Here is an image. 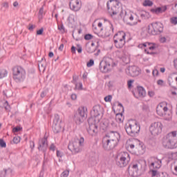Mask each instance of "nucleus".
I'll use <instances>...</instances> for the list:
<instances>
[{
	"label": "nucleus",
	"mask_w": 177,
	"mask_h": 177,
	"mask_svg": "<svg viewBox=\"0 0 177 177\" xmlns=\"http://www.w3.org/2000/svg\"><path fill=\"white\" fill-rule=\"evenodd\" d=\"M86 50L88 53H93V52H95V50H96V47L95 46H86Z\"/></svg>",
	"instance_id": "7c9ffc66"
},
{
	"label": "nucleus",
	"mask_w": 177,
	"mask_h": 177,
	"mask_svg": "<svg viewBox=\"0 0 177 177\" xmlns=\"http://www.w3.org/2000/svg\"><path fill=\"white\" fill-rule=\"evenodd\" d=\"M158 177H169L167 173L161 172L158 174Z\"/></svg>",
	"instance_id": "8fccbe9b"
},
{
	"label": "nucleus",
	"mask_w": 177,
	"mask_h": 177,
	"mask_svg": "<svg viewBox=\"0 0 177 177\" xmlns=\"http://www.w3.org/2000/svg\"><path fill=\"white\" fill-rule=\"evenodd\" d=\"M159 41L160 44H165V42H167V37L163 36H160Z\"/></svg>",
	"instance_id": "a19ab883"
},
{
	"label": "nucleus",
	"mask_w": 177,
	"mask_h": 177,
	"mask_svg": "<svg viewBox=\"0 0 177 177\" xmlns=\"http://www.w3.org/2000/svg\"><path fill=\"white\" fill-rule=\"evenodd\" d=\"M38 150L44 152V158L46 157V151L48 150V139L44 137L39 140Z\"/></svg>",
	"instance_id": "dca6fc26"
},
{
	"label": "nucleus",
	"mask_w": 177,
	"mask_h": 177,
	"mask_svg": "<svg viewBox=\"0 0 177 177\" xmlns=\"http://www.w3.org/2000/svg\"><path fill=\"white\" fill-rule=\"evenodd\" d=\"M57 157H59L60 158L63 157V154L59 150H57Z\"/></svg>",
	"instance_id": "69168bd1"
},
{
	"label": "nucleus",
	"mask_w": 177,
	"mask_h": 177,
	"mask_svg": "<svg viewBox=\"0 0 177 177\" xmlns=\"http://www.w3.org/2000/svg\"><path fill=\"white\" fill-rule=\"evenodd\" d=\"M107 9L111 16H115L120 12V1L118 0H111L106 3Z\"/></svg>",
	"instance_id": "6e6552de"
},
{
	"label": "nucleus",
	"mask_w": 177,
	"mask_h": 177,
	"mask_svg": "<svg viewBox=\"0 0 177 177\" xmlns=\"http://www.w3.org/2000/svg\"><path fill=\"white\" fill-rule=\"evenodd\" d=\"M102 143L103 149L107 151L113 150V149H115V147L118 145V142H116L113 140H110V138H108L105 136L103 137Z\"/></svg>",
	"instance_id": "9d476101"
},
{
	"label": "nucleus",
	"mask_w": 177,
	"mask_h": 177,
	"mask_svg": "<svg viewBox=\"0 0 177 177\" xmlns=\"http://www.w3.org/2000/svg\"><path fill=\"white\" fill-rule=\"evenodd\" d=\"M129 161H131L129 153L127 152H123L119 156V159L116 160V165L120 167V168H123L124 167H127V165H128Z\"/></svg>",
	"instance_id": "1a4fd4ad"
},
{
	"label": "nucleus",
	"mask_w": 177,
	"mask_h": 177,
	"mask_svg": "<svg viewBox=\"0 0 177 177\" xmlns=\"http://www.w3.org/2000/svg\"><path fill=\"white\" fill-rule=\"evenodd\" d=\"M104 136L111 140H113V142H116V143H118L120 139H121V136L117 131L110 130Z\"/></svg>",
	"instance_id": "2eb2a0df"
},
{
	"label": "nucleus",
	"mask_w": 177,
	"mask_h": 177,
	"mask_svg": "<svg viewBox=\"0 0 177 177\" xmlns=\"http://www.w3.org/2000/svg\"><path fill=\"white\" fill-rule=\"evenodd\" d=\"M127 149H130V150H133L135 149V145L130 144L127 146Z\"/></svg>",
	"instance_id": "680f3d73"
},
{
	"label": "nucleus",
	"mask_w": 177,
	"mask_h": 177,
	"mask_svg": "<svg viewBox=\"0 0 177 177\" xmlns=\"http://www.w3.org/2000/svg\"><path fill=\"white\" fill-rule=\"evenodd\" d=\"M143 6H153V1L150 0H145L143 2Z\"/></svg>",
	"instance_id": "c9c22d12"
},
{
	"label": "nucleus",
	"mask_w": 177,
	"mask_h": 177,
	"mask_svg": "<svg viewBox=\"0 0 177 177\" xmlns=\"http://www.w3.org/2000/svg\"><path fill=\"white\" fill-rule=\"evenodd\" d=\"M98 27V29H97ZM93 30L95 32H99V31H103V24L102 22H99L97 24V26H95V24H93Z\"/></svg>",
	"instance_id": "bb28decb"
},
{
	"label": "nucleus",
	"mask_w": 177,
	"mask_h": 177,
	"mask_svg": "<svg viewBox=\"0 0 177 177\" xmlns=\"http://www.w3.org/2000/svg\"><path fill=\"white\" fill-rule=\"evenodd\" d=\"M86 118V108L82 106L78 109L77 113L74 115V121L77 125H81Z\"/></svg>",
	"instance_id": "0eeeda50"
},
{
	"label": "nucleus",
	"mask_w": 177,
	"mask_h": 177,
	"mask_svg": "<svg viewBox=\"0 0 177 177\" xmlns=\"http://www.w3.org/2000/svg\"><path fill=\"white\" fill-rule=\"evenodd\" d=\"M30 147L32 150H34V148L35 147V143L33 141L30 142Z\"/></svg>",
	"instance_id": "13d9d810"
},
{
	"label": "nucleus",
	"mask_w": 177,
	"mask_h": 177,
	"mask_svg": "<svg viewBox=\"0 0 177 177\" xmlns=\"http://www.w3.org/2000/svg\"><path fill=\"white\" fill-rule=\"evenodd\" d=\"M60 122H62V120H60V116H59L57 114H55L53 124H60Z\"/></svg>",
	"instance_id": "473e14b6"
},
{
	"label": "nucleus",
	"mask_w": 177,
	"mask_h": 177,
	"mask_svg": "<svg viewBox=\"0 0 177 177\" xmlns=\"http://www.w3.org/2000/svg\"><path fill=\"white\" fill-rule=\"evenodd\" d=\"M38 19L39 20L44 19V7H41L39 10Z\"/></svg>",
	"instance_id": "f704fd0d"
},
{
	"label": "nucleus",
	"mask_w": 177,
	"mask_h": 177,
	"mask_svg": "<svg viewBox=\"0 0 177 177\" xmlns=\"http://www.w3.org/2000/svg\"><path fill=\"white\" fill-rule=\"evenodd\" d=\"M50 151H56V145L52 143L48 147Z\"/></svg>",
	"instance_id": "c03bdc74"
},
{
	"label": "nucleus",
	"mask_w": 177,
	"mask_h": 177,
	"mask_svg": "<svg viewBox=\"0 0 177 177\" xmlns=\"http://www.w3.org/2000/svg\"><path fill=\"white\" fill-rule=\"evenodd\" d=\"M167 9V6H163L162 7H158L155 9L152 8L151 9V12L154 15H160V13H164V12H166Z\"/></svg>",
	"instance_id": "5701e85b"
},
{
	"label": "nucleus",
	"mask_w": 177,
	"mask_h": 177,
	"mask_svg": "<svg viewBox=\"0 0 177 177\" xmlns=\"http://www.w3.org/2000/svg\"><path fill=\"white\" fill-rule=\"evenodd\" d=\"M8 75V71L5 69L0 70V80L1 78H5Z\"/></svg>",
	"instance_id": "72a5a7b5"
},
{
	"label": "nucleus",
	"mask_w": 177,
	"mask_h": 177,
	"mask_svg": "<svg viewBox=\"0 0 177 177\" xmlns=\"http://www.w3.org/2000/svg\"><path fill=\"white\" fill-rule=\"evenodd\" d=\"M0 107H4L7 111H10V105H9V103L8 101H4L0 104Z\"/></svg>",
	"instance_id": "c756f323"
},
{
	"label": "nucleus",
	"mask_w": 177,
	"mask_h": 177,
	"mask_svg": "<svg viewBox=\"0 0 177 177\" xmlns=\"http://www.w3.org/2000/svg\"><path fill=\"white\" fill-rule=\"evenodd\" d=\"M68 174H70V171H68V170L64 171L61 174V177H67L68 176Z\"/></svg>",
	"instance_id": "49530a36"
},
{
	"label": "nucleus",
	"mask_w": 177,
	"mask_h": 177,
	"mask_svg": "<svg viewBox=\"0 0 177 177\" xmlns=\"http://www.w3.org/2000/svg\"><path fill=\"white\" fill-rule=\"evenodd\" d=\"M46 68V64H43L42 62L39 63V70L41 69V70H43V71H45Z\"/></svg>",
	"instance_id": "e433bc0d"
},
{
	"label": "nucleus",
	"mask_w": 177,
	"mask_h": 177,
	"mask_svg": "<svg viewBox=\"0 0 177 177\" xmlns=\"http://www.w3.org/2000/svg\"><path fill=\"white\" fill-rule=\"evenodd\" d=\"M100 113H102V108L100 106L95 105L93 108V111H91V117L90 118H95V120H99L97 117L100 115Z\"/></svg>",
	"instance_id": "6ab92c4d"
},
{
	"label": "nucleus",
	"mask_w": 177,
	"mask_h": 177,
	"mask_svg": "<svg viewBox=\"0 0 177 177\" xmlns=\"http://www.w3.org/2000/svg\"><path fill=\"white\" fill-rule=\"evenodd\" d=\"M53 131L54 133H59L62 131V126L57 124H53Z\"/></svg>",
	"instance_id": "c85d7f7f"
},
{
	"label": "nucleus",
	"mask_w": 177,
	"mask_h": 177,
	"mask_svg": "<svg viewBox=\"0 0 177 177\" xmlns=\"http://www.w3.org/2000/svg\"><path fill=\"white\" fill-rule=\"evenodd\" d=\"M111 99H113V97L111 95H108L104 97V100L106 102H111Z\"/></svg>",
	"instance_id": "603ef678"
},
{
	"label": "nucleus",
	"mask_w": 177,
	"mask_h": 177,
	"mask_svg": "<svg viewBox=\"0 0 177 177\" xmlns=\"http://www.w3.org/2000/svg\"><path fill=\"white\" fill-rule=\"evenodd\" d=\"M6 169H3V171H0V177H6Z\"/></svg>",
	"instance_id": "09e8293b"
},
{
	"label": "nucleus",
	"mask_w": 177,
	"mask_h": 177,
	"mask_svg": "<svg viewBox=\"0 0 177 177\" xmlns=\"http://www.w3.org/2000/svg\"><path fill=\"white\" fill-rule=\"evenodd\" d=\"M172 10L177 14V3H175L174 6L172 7Z\"/></svg>",
	"instance_id": "774afa93"
},
{
	"label": "nucleus",
	"mask_w": 177,
	"mask_h": 177,
	"mask_svg": "<svg viewBox=\"0 0 177 177\" xmlns=\"http://www.w3.org/2000/svg\"><path fill=\"white\" fill-rule=\"evenodd\" d=\"M115 120L117 122H122L124 121V117L121 113H117L115 115Z\"/></svg>",
	"instance_id": "2f4dec72"
},
{
	"label": "nucleus",
	"mask_w": 177,
	"mask_h": 177,
	"mask_svg": "<svg viewBox=\"0 0 177 177\" xmlns=\"http://www.w3.org/2000/svg\"><path fill=\"white\" fill-rule=\"evenodd\" d=\"M158 70L157 69H154L152 72V74L153 75V77H157V75H158Z\"/></svg>",
	"instance_id": "bf43d9fd"
},
{
	"label": "nucleus",
	"mask_w": 177,
	"mask_h": 177,
	"mask_svg": "<svg viewBox=\"0 0 177 177\" xmlns=\"http://www.w3.org/2000/svg\"><path fill=\"white\" fill-rule=\"evenodd\" d=\"M77 81H78V76L73 75V81H72L73 84H75H75H77Z\"/></svg>",
	"instance_id": "3c124183"
},
{
	"label": "nucleus",
	"mask_w": 177,
	"mask_h": 177,
	"mask_svg": "<svg viewBox=\"0 0 177 177\" xmlns=\"http://www.w3.org/2000/svg\"><path fill=\"white\" fill-rule=\"evenodd\" d=\"M77 50L78 53H82V47L81 46V45L77 44Z\"/></svg>",
	"instance_id": "6e6d98bb"
},
{
	"label": "nucleus",
	"mask_w": 177,
	"mask_h": 177,
	"mask_svg": "<svg viewBox=\"0 0 177 177\" xmlns=\"http://www.w3.org/2000/svg\"><path fill=\"white\" fill-rule=\"evenodd\" d=\"M0 147H6V142L3 140V139H0Z\"/></svg>",
	"instance_id": "de8ad7c7"
},
{
	"label": "nucleus",
	"mask_w": 177,
	"mask_h": 177,
	"mask_svg": "<svg viewBox=\"0 0 177 177\" xmlns=\"http://www.w3.org/2000/svg\"><path fill=\"white\" fill-rule=\"evenodd\" d=\"M164 31V25L161 22H153L148 26V34L150 35H158Z\"/></svg>",
	"instance_id": "423d86ee"
},
{
	"label": "nucleus",
	"mask_w": 177,
	"mask_h": 177,
	"mask_svg": "<svg viewBox=\"0 0 177 177\" xmlns=\"http://www.w3.org/2000/svg\"><path fill=\"white\" fill-rule=\"evenodd\" d=\"M3 8H5L6 9H8L9 8V3L8 2H3L2 3Z\"/></svg>",
	"instance_id": "052dcab7"
},
{
	"label": "nucleus",
	"mask_w": 177,
	"mask_h": 177,
	"mask_svg": "<svg viewBox=\"0 0 177 177\" xmlns=\"http://www.w3.org/2000/svg\"><path fill=\"white\" fill-rule=\"evenodd\" d=\"M112 62L113 59L110 57H107L101 61L99 66L101 73H109V71H110V67H111Z\"/></svg>",
	"instance_id": "f8f14e48"
},
{
	"label": "nucleus",
	"mask_w": 177,
	"mask_h": 177,
	"mask_svg": "<svg viewBox=\"0 0 177 177\" xmlns=\"http://www.w3.org/2000/svg\"><path fill=\"white\" fill-rule=\"evenodd\" d=\"M84 142L85 139H84V137L77 138L73 142L69 143L68 149L71 151V153H73V154H77V153H80L81 151V147L84 146Z\"/></svg>",
	"instance_id": "20e7f679"
},
{
	"label": "nucleus",
	"mask_w": 177,
	"mask_h": 177,
	"mask_svg": "<svg viewBox=\"0 0 177 177\" xmlns=\"http://www.w3.org/2000/svg\"><path fill=\"white\" fill-rule=\"evenodd\" d=\"M137 90L140 97H145V96H146V91H145L142 86H138Z\"/></svg>",
	"instance_id": "cd10ccee"
},
{
	"label": "nucleus",
	"mask_w": 177,
	"mask_h": 177,
	"mask_svg": "<svg viewBox=\"0 0 177 177\" xmlns=\"http://www.w3.org/2000/svg\"><path fill=\"white\" fill-rule=\"evenodd\" d=\"M113 42L115 48L118 49L124 48V46L125 45V39H113Z\"/></svg>",
	"instance_id": "b1692460"
},
{
	"label": "nucleus",
	"mask_w": 177,
	"mask_h": 177,
	"mask_svg": "<svg viewBox=\"0 0 177 177\" xmlns=\"http://www.w3.org/2000/svg\"><path fill=\"white\" fill-rule=\"evenodd\" d=\"M170 21L171 24H174V26H176L177 24V17H173L171 18Z\"/></svg>",
	"instance_id": "ea45409f"
},
{
	"label": "nucleus",
	"mask_w": 177,
	"mask_h": 177,
	"mask_svg": "<svg viewBox=\"0 0 177 177\" xmlns=\"http://www.w3.org/2000/svg\"><path fill=\"white\" fill-rule=\"evenodd\" d=\"M149 131L153 136H157L162 132V123L160 122H155L149 127Z\"/></svg>",
	"instance_id": "9b49d317"
},
{
	"label": "nucleus",
	"mask_w": 177,
	"mask_h": 177,
	"mask_svg": "<svg viewBox=\"0 0 177 177\" xmlns=\"http://www.w3.org/2000/svg\"><path fill=\"white\" fill-rule=\"evenodd\" d=\"M21 138L19 136L14 137L12 142L17 145V143H20Z\"/></svg>",
	"instance_id": "4c0bfd02"
},
{
	"label": "nucleus",
	"mask_w": 177,
	"mask_h": 177,
	"mask_svg": "<svg viewBox=\"0 0 177 177\" xmlns=\"http://www.w3.org/2000/svg\"><path fill=\"white\" fill-rule=\"evenodd\" d=\"M95 64V61L93 59H90L88 62H87L86 66L87 67H92Z\"/></svg>",
	"instance_id": "a18cd8bd"
},
{
	"label": "nucleus",
	"mask_w": 177,
	"mask_h": 177,
	"mask_svg": "<svg viewBox=\"0 0 177 177\" xmlns=\"http://www.w3.org/2000/svg\"><path fill=\"white\" fill-rule=\"evenodd\" d=\"M113 34H114V26H113V24L110 23L109 26L106 28L105 32L102 35V38H107L110 35H113Z\"/></svg>",
	"instance_id": "aec40b11"
},
{
	"label": "nucleus",
	"mask_w": 177,
	"mask_h": 177,
	"mask_svg": "<svg viewBox=\"0 0 177 177\" xmlns=\"http://www.w3.org/2000/svg\"><path fill=\"white\" fill-rule=\"evenodd\" d=\"M132 84H133V80H131L128 81L127 85H128L129 88H131L132 87Z\"/></svg>",
	"instance_id": "e2e57ef3"
},
{
	"label": "nucleus",
	"mask_w": 177,
	"mask_h": 177,
	"mask_svg": "<svg viewBox=\"0 0 177 177\" xmlns=\"http://www.w3.org/2000/svg\"><path fill=\"white\" fill-rule=\"evenodd\" d=\"M75 85L76 89H78V91H82V82L76 83Z\"/></svg>",
	"instance_id": "79ce46f5"
},
{
	"label": "nucleus",
	"mask_w": 177,
	"mask_h": 177,
	"mask_svg": "<svg viewBox=\"0 0 177 177\" xmlns=\"http://www.w3.org/2000/svg\"><path fill=\"white\" fill-rule=\"evenodd\" d=\"M120 17L122 18L123 21L127 24V26H136L138 23H140V19H139V16L135 13L127 11H121L120 13Z\"/></svg>",
	"instance_id": "f257e3e1"
},
{
	"label": "nucleus",
	"mask_w": 177,
	"mask_h": 177,
	"mask_svg": "<svg viewBox=\"0 0 177 177\" xmlns=\"http://www.w3.org/2000/svg\"><path fill=\"white\" fill-rule=\"evenodd\" d=\"M158 175H160V173H158L156 170H152V177H158Z\"/></svg>",
	"instance_id": "864d4df0"
},
{
	"label": "nucleus",
	"mask_w": 177,
	"mask_h": 177,
	"mask_svg": "<svg viewBox=\"0 0 177 177\" xmlns=\"http://www.w3.org/2000/svg\"><path fill=\"white\" fill-rule=\"evenodd\" d=\"M81 0H71L69 6L71 10L74 12H78L81 9Z\"/></svg>",
	"instance_id": "a211bd4d"
},
{
	"label": "nucleus",
	"mask_w": 177,
	"mask_h": 177,
	"mask_svg": "<svg viewBox=\"0 0 177 177\" xmlns=\"http://www.w3.org/2000/svg\"><path fill=\"white\" fill-rule=\"evenodd\" d=\"M139 168H142V164L140 162H137L136 163H133L131 166L129 167V174L130 176L138 177L139 176V174H138L139 171Z\"/></svg>",
	"instance_id": "4468645a"
},
{
	"label": "nucleus",
	"mask_w": 177,
	"mask_h": 177,
	"mask_svg": "<svg viewBox=\"0 0 177 177\" xmlns=\"http://www.w3.org/2000/svg\"><path fill=\"white\" fill-rule=\"evenodd\" d=\"M100 121V119L96 120L95 118H89L88 119V127L87 128V132L91 136H96V135H97L99 131L97 123H99Z\"/></svg>",
	"instance_id": "39448f33"
},
{
	"label": "nucleus",
	"mask_w": 177,
	"mask_h": 177,
	"mask_svg": "<svg viewBox=\"0 0 177 177\" xmlns=\"http://www.w3.org/2000/svg\"><path fill=\"white\" fill-rule=\"evenodd\" d=\"M124 129L129 136H136L140 132V124L136 120H131L126 123Z\"/></svg>",
	"instance_id": "7ed1b4c3"
},
{
	"label": "nucleus",
	"mask_w": 177,
	"mask_h": 177,
	"mask_svg": "<svg viewBox=\"0 0 177 177\" xmlns=\"http://www.w3.org/2000/svg\"><path fill=\"white\" fill-rule=\"evenodd\" d=\"M92 38H93V35L91 34H86L84 35V39H86V41H89V39H92Z\"/></svg>",
	"instance_id": "37998d69"
},
{
	"label": "nucleus",
	"mask_w": 177,
	"mask_h": 177,
	"mask_svg": "<svg viewBox=\"0 0 177 177\" xmlns=\"http://www.w3.org/2000/svg\"><path fill=\"white\" fill-rule=\"evenodd\" d=\"M153 162L151 163V167H153V168H156V169L161 168V160L156 158H153Z\"/></svg>",
	"instance_id": "393cba45"
},
{
	"label": "nucleus",
	"mask_w": 177,
	"mask_h": 177,
	"mask_svg": "<svg viewBox=\"0 0 177 177\" xmlns=\"http://www.w3.org/2000/svg\"><path fill=\"white\" fill-rule=\"evenodd\" d=\"M162 145L167 149H176L177 131H171L167 133L162 139Z\"/></svg>",
	"instance_id": "f03ea898"
},
{
	"label": "nucleus",
	"mask_w": 177,
	"mask_h": 177,
	"mask_svg": "<svg viewBox=\"0 0 177 177\" xmlns=\"http://www.w3.org/2000/svg\"><path fill=\"white\" fill-rule=\"evenodd\" d=\"M128 71L131 77H138V75L140 74V72H139V68L135 66L129 67Z\"/></svg>",
	"instance_id": "412c9836"
},
{
	"label": "nucleus",
	"mask_w": 177,
	"mask_h": 177,
	"mask_svg": "<svg viewBox=\"0 0 177 177\" xmlns=\"http://www.w3.org/2000/svg\"><path fill=\"white\" fill-rule=\"evenodd\" d=\"M167 111L168 107L164 103H160L156 108V113L158 115H160V117H164L165 115H167Z\"/></svg>",
	"instance_id": "f3484780"
},
{
	"label": "nucleus",
	"mask_w": 177,
	"mask_h": 177,
	"mask_svg": "<svg viewBox=\"0 0 177 177\" xmlns=\"http://www.w3.org/2000/svg\"><path fill=\"white\" fill-rule=\"evenodd\" d=\"M127 34L124 31H119L113 36V39H125Z\"/></svg>",
	"instance_id": "a878e982"
},
{
	"label": "nucleus",
	"mask_w": 177,
	"mask_h": 177,
	"mask_svg": "<svg viewBox=\"0 0 177 177\" xmlns=\"http://www.w3.org/2000/svg\"><path fill=\"white\" fill-rule=\"evenodd\" d=\"M13 78L16 82H21L23 80V68L17 66L12 68Z\"/></svg>",
	"instance_id": "ddd939ff"
},
{
	"label": "nucleus",
	"mask_w": 177,
	"mask_h": 177,
	"mask_svg": "<svg viewBox=\"0 0 177 177\" xmlns=\"http://www.w3.org/2000/svg\"><path fill=\"white\" fill-rule=\"evenodd\" d=\"M138 48H147L150 50H154V49L157 48V44L154 43L146 42V43L139 44Z\"/></svg>",
	"instance_id": "4be33fe9"
},
{
	"label": "nucleus",
	"mask_w": 177,
	"mask_h": 177,
	"mask_svg": "<svg viewBox=\"0 0 177 177\" xmlns=\"http://www.w3.org/2000/svg\"><path fill=\"white\" fill-rule=\"evenodd\" d=\"M42 34H44V28L37 31V35H42Z\"/></svg>",
	"instance_id": "4d7b16f0"
},
{
	"label": "nucleus",
	"mask_w": 177,
	"mask_h": 177,
	"mask_svg": "<svg viewBox=\"0 0 177 177\" xmlns=\"http://www.w3.org/2000/svg\"><path fill=\"white\" fill-rule=\"evenodd\" d=\"M118 64V62H114V60L112 59V62H111V67H117Z\"/></svg>",
	"instance_id": "5fc2aeb1"
},
{
	"label": "nucleus",
	"mask_w": 177,
	"mask_h": 177,
	"mask_svg": "<svg viewBox=\"0 0 177 177\" xmlns=\"http://www.w3.org/2000/svg\"><path fill=\"white\" fill-rule=\"evenodd\" d=\"M71 100H77V94L73 93V94L71 95Z\"/></svg>",
	"instance_id": "0e129e2a"
},
{
	"label": "nucleus",
	"mask_w": 177,
	"mask_h": 177,
	"mask_svg": "<svg viewBox=\"0 0 177 177\" xmlns=\"http://www.w3.org/2000/svg\"><path fill=\"white\" fill-rule=\"evenodd\" d=\"M45 96H46V91H44L41 92L40 97H41V99H44V97H45Z\"/></svg>",
	"instance_id": "338daca9"
},
{
	"label": "nucleus",
	"mask_w": 177,
	"mask_h": 177,
	"mask_svg": "<svg viewBox=\"0 0 177 177\" xmlns=\"http://www.w3.org/2000/svg\"><path fill=\"white\" fill-rule=\"evenodd\" d=\"M21 129H23V128L19 127H16L12 129V132L14 133H17V132H20V131H21Z\"/></svg>",
	"instance_id": "58836bf2"
}]
</instances>
